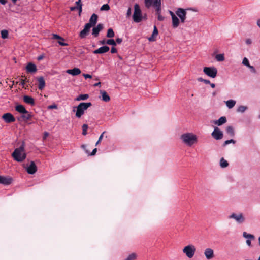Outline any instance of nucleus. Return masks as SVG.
Segmentation results:
<instances>
[{"mask_svg":"<svg viewBox=\"0 0 260 260\" xmlns=\"http://www.w3.org/2000/svg\"><path fill=\"white\" fill-rule=\"evenodd\" d=\"M180 139L183 144L188 147H191L198 142L196 134L192 132H185L180 136Z\"/></svg>","mask_w":260,"mask_h":260,"instance_id":"1","label":"nucleus"},{"mask_svg":"<svg viewBox=\"0 0 260 260\" xmlns=\"http://www.w3.org/2000/svg\"><path fill=\"white\" fill-rule=\"evenodd\" d=\"M91 106L90 102H82L77 106L74 107L73 111H76L75 116L78 118H80L85 113V111Z\"/></svg>","mask_w":260,"mask_h":260,"instance_id":"2","label":"nucleus"},{"mask_svg":"<svg viewBox=\"0 0 260 260\" xmlns=\"http://www.w3.org/2000/svg\"><path fill=\"white\" fill-rule=\"evenodd\" d=\"M12 156L18 162L23 161L26 157L24 145H22L19 148L15 149L12 154Z\"/></svg>","mask_w":260,"mask_h":260,"instance_id":"3","label":"nucleus"},{"mask_svg":"<svg viewBox=\"0 0 260 260\" xmlns=\"http://www.w3.org/2000/svg\"><path fill=\"white\" fill-rule=\"evenodd\" d=\"M229 218L234 220L238 224H242L246 220L245 216L242 212H239L237 213H232L230 215Z\"/></svg>","mask_w":260,"mask_h":260,"instance_id":"4","label":"nucleus"},{"mask_svg":"<svg viewBox=\"0 0 260 260\" xmlns=\"http://www.w3.org/2000/svg\"><path fill=\"white\" fill-rule=\"evenodd\" d=\"M196 247L193 244H190L185 246L182 249L183 253L188 258H192L196 252Z\"/></svg>","mask_w":260,"mask_h":260,"instance_id":"5","label":"nucleus"},{"mask_svg":"<svg viewBox=\"0 0 260 260\" xmlns=\"http://www.w3.org/2000/svg\"><path fill=\"white\" fill-rule=\"evenodd\" d=\"M142 14L140 8L138 4H136L134 5V12L133 18L135 22L139 23L142 20Z\"/></svg>","mask_w":260,"mask_h":260,"instance_id":"6","label":"nucleus"},{"mask_svg":"<svg viewBox=\"0 0 260 260\" xmlns=\"http://www.w3.org/2000/svg\"><path fill=\"white\" fill-rule=\"evenodd\" d=\"M203 72L205 75L211 78H214L217 74V69L214 67H204Z\"/></svg>","mask_w":260,"mask_h":260,"instance_id":"7","label":"nucleus"},{"mask_svg":"<svg viewBox=\"0 0 260 260\" xmlns=\"http://www.w3.org/2000/svg\"><path fill=\"white\" fill-rule=\"evenodd\" d=\"M16 110L20 113L23 114L24 115L22 116V117L28 120L30 119L31 116L29 112L26 110L25 107L22 105H17L15 107Z\"/></svg>","mask_w":260,"mask_h":260,"instance_id":"8","label":"nucleus"},{"mask_svg":"<svg viewBox=\"0 0 260 260\" xmlns=\"http://www.w3.org/2000/svg\"><path fill=\"white\" fill-rule=\"evenodd\" d=\"M204 254L207 260H211L215 257L214 250L210 247L205 249Z\"/></svg>","mask_w":260,"mask_h":260,"instance_id":"9","label":"nucleus"},{"mask_svg":"<svg viewBox=\"0 0 260 260\" xmlns=\"http://www.w3.org/2000/svg\"><path fill=\"white\" fill-rule=\"evenodd\" d=\"M186 10L182 8H178L176 11V15L180 19L182 23H184L186 19Z\"/></svg>","mask_w":260,"mask_h":260,"instance_id":"10","label":"nucleus"},{"mask_svg":"<svg viewBox=\"0 0 260 260\" xmlns=\"http://www.w3.org/2000/svg\"><path fill=\"white\" fill-rule=\"evenodd\" d=\"M212 136L217 140L221 139L223 137V132L217 127L214 128L211 134Z\"/></svg>","mask_w":260,"mask_h":260,"instance_id":"11","label":"nucleus"},{"mask_svg":"<svg viewBox=\"0 0 260 260\" xmlns=\"http://www.w3.org/2000/svg\"><path fill=\"white\" fill-rule=\"evenodd\" d=\"M155 10L156 11V14L157 15V18L159 21H162L164 17L161 15V8L160 6L159 0H156L155 4Z\"/></svg>","mask_w":260,"mask_h":260,"instance_id":"12","label":"nucleus"},{"mask_svg":"<svg viewBox=\"0 0 260 260\" xmlns=\"http://www.w3.org/2000/svg\"><path fill=\"white\" fill-rule=\"evenodd\" d=\"M243 237L246 239V244L248 246L250 247L251 246V240L254 239L255 237L253 235L248 234L246 232H243L242 234Z\"/></svg>","mask_w":260,"mask_h":260,"instance_id":"13","label":"nucleus"},{"mask_svg":"<svg viewBox=\"0 0 260 260\" xmlns=\"http://www.w3.org/2000/svg\"><path fill=\"white\" fill-rule=\"evenodd\" d=\"M27 172L29 174H34L37 171V167L35 162L31 161L30 164L26 167Z\"/></svg>","mask_w":260,"mask_h":260,"instance_id":"14","label":"nucleus"},{"mask_svg":"<svg viewBox=\"0 0 260 260\" xmlns=\"http://www.w3.org/2000/svg\"><path fill=\"white\" fill-rule=\"evenodd\" d=\"M91 27L90 24L86 23L84 26V29L80 32V37L81 38H84L89 33V30Z\"/></svg>","mask_w":260,"mask_h":260,"instance_id":"15","label":"nucleus"},{"mask_svg":"<svg viewBox=\"0 0 260 260\" xmlns=\"http://www.w3.org/2000/svg\"><path fill=\"white\" fill-rule=\"evenodd\" d=\"M2 118L6 123H10L15 120L14 116L10 113L4 114L2 116Z\"/></svg>","mask_w":260,"mask_h":260,"instance_id":"16","label":"nucleus"},{"mask_svg":"<svg viewBox=\"0 0 260 260\" xmlns=\"http://www.w3.org/2000/svg\"><path fill=\"white\" fill-rule=\"evenodd\" d=\"M12 182V179L11 178L0 176V184L7 185L10 184Z\"/></svg>","mask_w":260,"mask_h":260,"instance_id":"17","label":"nucleus"},{"mask_svg":"<svg viewBox=\"0 0 260 260\" xmlns=\"http://www.w3.org/2000/svg\"><path fill=\"white\" fill-rule=\"evenodd\" d=\"M26 70L28 72L34 73L37 71V67L35 64L29 62L26 66Z\"/></svg>","mask_w":260,"mask_h":260,"instance_id":"18","label":"nucleus"},{"mask_svg":"<svg viewBox=\"0 0 260 260\" xmlns=\"http://www.w3.org/2000/svg\"><path fill=\"white\" fill-rule=\"evenodd\" d=\"M66 72L68 74L72 75V76H77L78 75H79L81 73V71L80 70V69L78 68H74L73 69L67 70L66 71Z\"/></svg>","mask_w":260,"mask_h":260,"instance_id":"19","label":"nucleus"},{"mask_svg":"<svg viewBox=\"0 0 260 260\" xmlns=\"http://www.w3.org/2000/svg\"><path fill=\"white\" fill-rule=\"evenodd\" d=\"M109 50V47L106 46H102L93 51L94 54H103L108 52Z\"/></svg>","mask_w":260,"mask_h":260,"instance_id":"20","label":"nucleus"},{"mask_svg":"<svg viewBox=\"0 0 260 260\" xmlns=\"http://www.w3.org/2000/svg\"><path fill=\"white\" fill-rule=\"evenodd\" d=\"M103 28V25L102 24H99L96 27L92 29V34L95 37L98 36L100 31Z\"/></svg>","mask_w":260,"mask_h":260,"instance_id":"21","label":"nucleus"},{"mask_svg":"<svg viewBox=\"0 0 260 260\" xmlns=\"http://www.w3.org/2000/svg\"><path fill=\"white\" fill-rule=\"evenodd\" d=\"M226 118L225 116H222L219 119L214 120V124L217 126H221L226 122Z\"/></svg>","mask_w":260,"mask_h":260,"instance_id":"22","label":"nucleus"},{"mask_svg":"<svg viewBox=\"0 0 260 260\" xmlns=\"http://www.w3.org/2000/svg\"><path fill=\"white\" fill-rule=\"evenodd\" d=\"M156 0H144L145 5L146 7L149 8L151 6H153L155 8V2ZM160 6H161V0H159Z\"/></svg>","mask_w":260,"mask_h":260,"instance_id":"23","label":"nucleus"},{"mask_svg":"<svg viewBox=\"0 0 260 260\" xmlns=\"http://www.w3.org/2000/svg\"><path fill=\"white\" fill-rule=\"evenodd\" d=\"M98 20V16L95 14H93L89 19V22L87 24H90L91 27L94 26Z\"/></svg>","mask_w":260,"mask_h":260,"instance_id":"24","label":"nucleus"},{"mask_svg":"<svg viewBox=\"0 0 260 260\" xmlns=\"http://www.w3.org/2000/svg\"><path fill=\"white\" fill-rule=\"evenodd\" d=\"M38 81L39 83L38 88L40 90H42L45 86V82L43 77L38 78Z\"/></svg>","mask_w":260,"mask_h":260,"instance_id":"25","label":"nucleus"},{"mask_svg":"<svg viewBox=\"0 0 260 260\" xmlns=\"http://www.w3.org/2000/svg\"><path fill=\"white\" fill-rule=\"evenodd\" d=\"M236 101L235 100H232V99L226 101H225V104L226 105V106L229 109L233 108L236 105Z\"/></svg>","mask_w":260,"mask_h":260,"instance_id":"26","label":"nucleus"},{"mask_svg":"<svg viewBox=\"0 0 260 260\" xmlns=\"http://www.w3.org/2000/svg\"><path fill=\"white\" fill-rule=\"evenodd\" d=\"M23 101L25 103L33 105L35 104L34 100V99L29 96L28 95H25L23 97Z\"/></svg>","mask_w":260,"mask_h":260,"instance_id":"27","label":"nucleus"},{"mask_svg":"<svg viewBox=\"0 0 260 260\" xmlns=\"http://www.w3.org/2000/svg\"><path fill=\"white\" fill-rule=\"evenodd\" d=\"M157 35L158 30L157 29L156 27L154 26L153 33L151 36L148 38V40L149 41H154L155 40V37L157 36Z\"/></svg>","mask_w":260,"mask_h":260,"instance_id":"28","label":"nucleus"},{"mask_svg":"<svg viewBox=\"0 0 260 260\" xmlns=\"http://www.w3.org/2000/svg\"><path fill=\"white\" fill-rule=\"evenodd\" d=\"M248 107L244 105H239L236 110L237 112L239 113H243L248 110Z\"/></svg>","mask_w":260,"mask_h":260,"instance_id":"29","label":"nucleus"},{"mask_svg":"<svg viewBox=\"0 0 260 260\" xmlns=\"http://www.w3.org/2000/svg\"><path fill=\"white\" fill-rule=\"evenodd\" d=\"M219 166L221 168H225L228 167L229 162L223 157H222L219 161Z\"/></svg>","mask_w":260,"mask_h":260,"instance_id":"30","label":"nucleus"},{"mask_svg":"<svg viewBox=\"0 0 260 260\" xmlns=\"http://www.w3.org/2000/svg\"><path fill=\"white\" fill-rule=\"evenodd\" d=\"M226 132L227 134L230 135L231 136H234L235 135L234 128L232 126H227L226 128Z\"/></svg>","mask_w":260,"mask_h":260,"instance_id":"31","label":"nucleus"},{"mask_svg":"<svg viewBox=\"0 0 260 260\" xmlns=\"http://www.w3.org/2000/svg\"><path fill=\"white\" fill-rule=\"evenodd\" d=\"M172 25L173 27L176 28L178 26L179 24V20L178 17L175 16L172 18Z\"/></svg>","mask_w":260,"mask_h":260,"instance_id":"32","label":"nucleus"},{"mask_svg":"<svg viewBox=\"0 0 260 260\" xmlns=\"http://www.w3.org/2000/svg\"><path fill=\"white\" fill-rule=\"evenodd\" d=\"M102 94V100L105 102H108L110 100V96L107 94L106 91H101Z\"/></svg>","mask_w":260,"mask_h":260,"instance_id":"33","label":"nucleus"},{"mask_svg":"<svg viewBox=\"0 0 260 260\" xmlns=\"http://www.w3.org/2000/svg\"><path fill=\"white\" fill-rule=\"evenodd\" d=\"M89 97L88 94H80L79 95L76 99V101H80L87 100Z\"/></svg>","mask_w":260,"mask_h":260,"instance_id":"34","label":"nucleus"},{"mask_svg":"<svg viewBox=\"0 0 260 260\" xmlns=\"http://www.w3.org/2000/svg\"><path fill=\"white\" fill-rule=\"evenodd\" d=\"M137 256L138 255L136 253H132L124 260H136Z\"/></svg>","mask_w":260,"mask_h":260,"instance_id":"35","label":"nucleus"},{"mask_svg":"<svg viewBox=\"0 0 260 260\" xmlns=\"http://www.w3.org/2000/svg\"><path fill=\"white\" fill-rule=\"evenodd\" d=\"M1 37L3 39H7L8 38L9 32L8 31L5 29L2 30L1 31Z\"/></svg>","mask_w":260,"mask_h":260,"instance_id":"36","label":"nucleus"},{"mask_svg":"<svg viewBox=\"0 0 260 260\" xmlns=\"http://www.w3.org/2000/svg\"><path fill=\"white\" fill-rule=\"evenodd\" d=\"M216 59L218 61H223L224 60V54H218L215 56Z\"/></svg>","mask_w":260,"mask_h":260,"instance_id":"37","label":"nucleus"},{"mask_svg":"<svg viewBox=\"0 0 260 260\" xmlns=\"http://www.w3.org/2000/svg\"><path fill=\"white\" fill-rule=\"evenodd\" d=\"M76 4L77 5V9L79 10V14L80 15V14L82 12V4L81 3V0H78L76 2Z\"/></svg>","mask_w":260,"mask_h":260,"instance_id":"38","label":"nucleus"},{"mask_svg":"<svg viewBox=\"0 0 260 260\" xmlns=\"http://www.w3.org/2000/svg\"><path fill=\"white\" fill-rule=\"evenodd\" d=\"M114 36V32L112 28H109L107 31V37L113 38Z\"/></svg>","mask_w":260,"mask_h":260,"instance_id":"39","label":"nucleus"},{"mask_svg":"<svg viewBox=\"0 0 260 260\" xmlns=\"http://www.w3.org/2000/svg\"><path fill=\"white\" fill-rule=\"evenodd\" d=\"M20 84L23 87H25V83L26 82H28V80H27L26 78H22L20 80Z\"/></svg>","mask_w":260,"mask_h":260,"instance_id":"40","label":"nucleus"},{"mask_svg":"<svg viewBox=\"0 0 260 260\" xmlns=\"http://www.w3.org/2000/svg\"><path fill=\"white\" fill-rule=\"evenodd\" d=\"M232 143L233 144H235L236 143V141L233 139H230L226 140L224 143H223V146H225L229 144Z\"/></svg>","mask_w":260,"mask_h":260,"instance_id":"41","label":"nucleus"},{"mask_svg":"<svg viewBox=\"0 0 260 260\" xmlns=\"http://www.w3.org/2000/svg\"><path fill=\"white\" fill-rule=\"evenodd\" d=\"M82 134L83 135H86L87 134V130L88 129V125L86 124H84L82 125Z\"/></svg>","mask_w":260,"mask_h":260,"instance_id":"42","label":"nucleus"},{"mask_svg":"<svg viewBox=\"0 0 260 260\" xmlns=\"http://www.w3.org/2000/svg\"><path fill=\"white\" fill-rule=\"evenodd\" d=\"M242 64L244 66L248 67L250 64H249V62L248 59L246 57H244L242 60Z\"/></svg>","mask_w":260,"mask_h":260,"instance_id":"43","label":"nucleus"},{"mask_svg":"<svg viewBox=\"0 0 260 260\" xmlns=\"http://www.w3.org/2000/svg\"><path fill=\"white\" fill-rule=\"evenodd\" d=\"M106 44L108 45H111L112 46H116V42L113 39H109L106 41Z\"/></svg>","mask_w":260,"mask_h":260,"instance_id":"44","label":"nucleus"},{"mask_svg":"<svg viewBox=\"0 0 260 260\" xmlns=\"http://www.w3.org/2000/svg\"><path fill=\"white\" fill-rule=\"evenodd\" d=\"M110 9V7L108 4H104L101 7V11H108Z\"/></svg>","mask_w":260,"mask_h":260,"instance_id":"45","label":"nucleus"},{"mask_svg":"<svg viewBox=\"0 0 260 260\" xmlns=\"http://www.w3.org/2000/svg\"><path fill=\"white\" fill-rule=\"evenodd\" d=\"M105 133V132H103L101 135H100V136L99 137V140L98 141L96 142V144H95V146H97L99 143L102 141L103 137H104V134Z\"/></svg>","mask_w":260,"mask_h":260,"instance_id":"46","label":"nucleus"},{"mask_svg":"<svg viewBox=\"0 0 260 260\" xmlns=\"http://www.w3.org/2000/svg\"><path fill=\"white\" fill-rule=\"evenodd\" d=\"M57 106L56 104H52V105H49L48 107V109H57Z\"/></svg>","mask_w":260,"mask_h":260,"instance_id":"47","label":"nucleus"},{"mask_svg":"<svg viewBox=\"0 0 260 260\" xmlns=\"http://www.w3.org/2000/svg\"><path fill=\"white\" fill-rule=\"evenodd\" d=\"M53 38L54 39H59V40H61L62 41H63V39L62 38H61V37H60L59 36L56 35V34H53Z\"/></svg>","mask_w":260,"mask_h":260,"instance_id":"48","label":"nucleus"},{"mask_svg":"<svg viewBox=\"0 0 260 260\" xmlns=\"http://www.w3.org/2000/svg\"><path fill=\"white\" fill-rule=\"evenodd\" d=\"M248 68L250 70V71L252 73H256V70L253 66L250 65Z\"/></svg>","mask_w":260,"mask_h":260,"instance_id":"49","label":"nucleus"},{"mask_svg":"<svg viewBox=\"0 0 260 260\" xmlns=\"http://www.w3.org/2000/svg\"><path fill=\"white\" fill-rule=\"evenodd\" d=\"M252 42V40L250 38H247L245 40V43L248 45H251Z\"/></svg>","mask_w":260,"mask_h":260,"instance_id":"50","label":"nucleus"},{"mask_svg":"<svg viewBox=\"0 0 260 260\" xmlns=\"http://www.w3.org/2000/svg\"><path fill=\"white\" fill-rule=\"evenodd\" d=\"M83 76H84V77L85 79H87V78H92L91 75H89V74H83Z\"/></svg>","mask_w":260,"mask_h":260,"instance_id":"51","label":"nucleus"},{"mask_svg":"<svg viewBox=\"0 0 260 260\" xmlns=\"http://www.w3.org/2000/svg\"><path fill=\"white\" fill-rule=\"evenodd\" d=\"M81 147L85 150V152L87 154H89V151L86 149V145H82Z\"/></svg>","mask_w":260,"mask_h":260,"instance_id":"52","label":"nucleus"},{"mask_svg":"<svg viewBox=\"0 0 260 260\" xmlns=\"http://www.w3.org/2000/svg\"><path fill=\"white\" fill-rule=\"evenodd\" d=\"M131 14V9L129 8L127 11L126 16L129 17Z\"/></svg>","mask_w":260,"mask_h":260,"instance_id":"53","label":"nucleus"},{"mask_svg":"<svg viewBox=\"0 0 260 260\" xmlns=\"http://www.w3.org/2000/svg\"><path fill=\"white\" fill-rule=\"evenodd\" d=\"M96 151H97V149L96 148H94L92 150V152L90 154V155H91V156L94 155L95 154Z\"/></svg>","mask_w":260,"mask_h":260,"instance_id":"54","label":"nucleus"},{"mask_svg":"<svg viewBox=\"0 0 260 260\" xmlns=\"http://www.w3.org/2000/svg\"><path fill=\"white\" fill-rule=\"evenodd\" d=\"M49 136V133L47 132L44 133L43 139H45Z\"/></svg>","mask_w":260,"mask_h":260,"instance_id":"55","label":"nucleus"},{"mask_svg":"<svg viewBox=\"0 0 260 260\" xmlns=\"http://www.w3.org/2000/svg\"><path fill=\"white\" fill-rule=\"evenodd\" d=\"M111 52L112 53H116L117 52V49L115 47H113L111 49Z\"/></svg>","mask_w":260,"mask_h":260,"instance_id":"56","label":"nucleus"},{"mask_svg":"<svg viewBox=\"0 0 260 260\" xmlns=\"http://www.w3.org/2000/svg\"><path fill=\"white\" fill-rule=\"evenodd\" d=\"M122 39L117 38V39H116L115 42H116V43H117L118 44H120L122 42Z\"/></svg>","mask_w":260,"mask_h":260,"instance_id":"57","label":"nucleus"},{"mask_svg":"<svg viewBox=\"0 0 260 260\" xmlns=\"http://www.w3.org/2000/svg\"><path fill=\"white\" fill-rule=\"evenodd\" d=\"M58 43H59L61 46H67V45H68L67 43H63V42L60 41H58Z\"/></svg>","mask_w":260,"mask_h":260,"instance_id":"58","label":"nucleus"},{"mask_svg":"<svg viewBox=\"0 0 260 260\" xmlns=\"http://www.w3.org/2000/svg\"><path fill=\"white\" fill-rule=\"evenodd\" d=\"M7 3L6 0H0V3L2 5H5Z\"/></svg>","mask_w":260,"mask_h":260,"instance_id":"59","label":"nucleus"},{"mask_svg":"<svg viewBox=\"0 0 260 260\" xmlns=\"http://www.w3.org/2000/svg\"><path fill=\"white\" fill-rule=\"evenodd\" d=\"M169 13H170L172 18L176 16V15L171 11H169Z\"/></svg>","mask_w":260,"mask_h":260,"instance_id":"60","label":"nucleus"},{"mask_svg":"<svg viewBox=\"0 0 260 260\" xmlns=\"http://www.w3.org/2000/svg\"><path fill=\"white\" fill-rule=\"evenodd\" d=\"M204 83L206 84H210V81L209 80L204 79Z\"/></svg>","mask_w":260,"mask_h":260,"instance_id":"61","label":"nucleus"},{"mask_svg":"<svg viewBox=\"0 0 260 260\" xmlns=\"http://www.w3.org/2000/svg\"><path fill=\"white\" fill-rule=\"evenodd\" d=\"M256 24L260 28V18L257 20Z\"/></svg>","mask_w":260,"mask_h":260,"instance_id":"62","label":"nucleus"},{"mask_svg":"<svg viewBox=\"0 0 260 260\" xmlns=\"http://www.w3.org/2000/svg\"><path fill=\"white\" fill-rule=\"evenodd\" d=\"M76 9H77V6L76 7H72L70 8L71 11H72L75 10Z\"/></svg>","mask_w":260,"mask_h":260,"instance_id":"63","label":"nucleus"},{"mask_svg":"<svg viewBox=\"0 0 260 260\" xmlns=\"http://www.w3.org/2000/svg\"><path fill=\"white\" fill-rule=\"evenodd\" d=\"M209 84L210 85V86H211V87L212 88H215V84H214V83H210V84Z\"/></svg>","mask_w":260,"mask_h":260,"instance_id":"64","label":"nucleus"}]
</instances>
